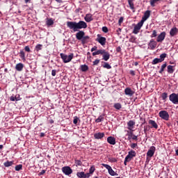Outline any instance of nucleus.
I'll list each match as a JSON object with an SVG mask.
<instances>
[{
  "mask_svg": "<svg viewBox=\"0 0 178 178\" xmlns=\"http://www.w3.org/2000/svg\"><path fill=\"white\" fill-rule=\"evenodd\" d=\"M67 26L70 30H73V31H79V30H81V29H87V23L84 21H79V22H67Z\"/></svg>",
  "mask_w": 178,
  "mask_h": 178,
  "instance_id": "obj_1",
  "label": "nucleus"
},
{
  "mask_svg": "<svg viewBox=\"0 0 178 178\" xmlns=\"http://www.w3.org/2000/svg\"><path fill=\"white\" fill-rule=\"evenodd\" d=\"M60 56L63 60V61L64 62V63H69V62H71L72 59H73L74 54H71L69 56H67L63 53H61L60 54Z\"/></svg>",
  "mask_w": 178,
  "mask_h": 178,
  "instance_id": "obj_2",
  "label": "nucleus"
},
{
  "mask_svg": "<svg viewBox=\"0 0 178 178\" xmlns=\"http://www.w3.org/2000/svg\"><path fill=\"white\" fill-rule=\"evenodd\" d=\"M169 99H170V102H172L175 105H177L178 104V94L172 93L169 96Z\"/></svg>",
  "mask_w": 178,
  "mask_h": 178,
  "instance_id": "obj_3",
  "label": "nucleus"
},
{
  "mask_svg": "<svg viewBox=\"0 0 178 178\" xmlns=\"http://www.w3.org/2000/svg\"><path fill=\"white\" fill-rule=\"evenodd\" d=\"M159 116L163 120H169V113L166 111H161L159 113Z\"/></svg>",
  "mask_w": 178,
  "mask_h": 178,
  "instance_id": "obj_4",
  "label": "nucleus"
},
{
  "mask_svg": "<svg viewBox=\"0 0 178 178\" xmlns=\"http://www.w3.org/2000/svg\"><path fill=\"white\" fill-rule=\"evenodd\" d=\"M143 24H144V22H143V21L138 22L135 26H134V31H133V33L134 34H138V33H140V30H141V27H143Z\"/></svg>",
  "mask_w": 178,
  "mask_h": 178,
  "instance_id": "obj_5",
  "label": "nucleus"
},
{
  "mask_svg": "<svg viewBox=\"0 0 178 178\" xmlns=\"http://www.w3.org/2000/svg\"><path fill=\"white\" fill-rule=\"evenodd\" d=\"M62 172L66 176H70V175H72L73 173V170H72L71 168L69 166H65L62 168Z\"/></svg>",
  "mask_w": 178,
  "mask_h": 178,
  "instance_id": "obj_6",
  "label": "nucleus"
},
{
  "mask_svg": "<svg viewBox=\"0 0 178 178\" xmlns=\"http://www.w3.org/2000/svg\"><path fill=\"white\" fill-rule=\"evenodd\" d=\"M102 166H104V168H106V169H107L109 175H111V176H115L116 175V172H115V171L112 169V167H111V165H108V164H102Z\"/></svg>",
  "mask_w": 178,
  "mask_h": 178,
  "instance_id": "obj_7",
  "label": "nucleus"
},
{
  "mask_svg": "<svg viewBox=\"0 0 178 178\" xmlns=\"http://www.w3.org/2000/svg\"><path fill=\"white\" fill-rule=\"evenodd\" d=\"M102 53H100V55H103V60L106 62L107 60H109V58H111V54H109V52L106 51L105 49H102Z\"/></svg>",
  "mask_w": 178,
  "mask_h": 178,
  "instance_id": "obj_8",
  "label": "nucleus"
},
{
  "mask_svg": "<svg viewBox=\"0 0 178 178\" xmlns=\"http://www.w3.org/2000/svg\"><path fill=\"white\" fill-rule=\"evenodd\" d=\"M96 40L101 45H105V44H106V38L101 36V35H99V34L97 35V38Z\"/></svg>",
  "mask_w": 178,
  "mask_h": 178,
  "instance_id": "obj_9",
  "label": "nucleus"
},
{
  "mask_svg": "<svg viewBox=\"0 0 178 178\" xmlns=\"http://www.w3.org/2000/svg\"><path fill=\"white\" fill-rule=\"evenodd\" d=\"M156 149V148L154 146H151L147 152V156L152 158V156H154V154H155Z\"/></svg>",
  "mask_w": 178,
  "mask_h": 178,
  "instance_id": "obj_10",
  "label": "nucleus"
},
{
  "mask_svg": "<svg viewBox=\"0 0 178 178\" xmlns=\"http://www.w3.org/2000/svg\"><path fill=\"white\" fill-rule=\"evenodd\" d=\"M134 156H136V152L134 150H131L129 152L128 155L125 157L126 161H130L131 159H133V158H134Z\"/></svg>",
  "mask_w": 178,
  "mask_h": 178,
  "instance_id": "obj_11",
  "label": "nucleus"
},
{
  "mask_svg": "<svg viewBox=\"0 0 178 178\" xmlns=\"http://www.w3.org/2000/svg\"><path fill=\"white\" fill-rule=\"evenodd\" d=\"M166 37V32H161L157 37L156 41L157 42H162L165 38Z\"/></svg>",
  "mask_w": 178,
  "mask_h": 178,
  "instance_id": "obj_12",
  "label": "nucleus"
},
{
  "mask_svg": "<svg viewBox=\"0 0 178 178\" xmlns=\"http://www.w3.org/2000/svg\"><path fill=\"white\" fill-rule=\"evenodd\" d=\"M84 35H86V33L83 31H79L78 33L76 34V38L79 40H82L83 38H84Z\"/></svg>",
  "mask_w": 178,
  "mask_h": 178,
  "instance_id": "obj_13",
  "label": "nucleus"
},
{
  "mask_svg": "<svg viewBox=\"0 0 178 178\" xmlns=\"http://www.w3.org/2000/svg\"><path fill=\"white\" fill-rule=\"evenodd\" d=\"M124 94L125 95H128V97H133L134 95V91L130 88H127L124 89Z\"/></svg>",
  "mask_w": 178,
  "mask_h": 178,
  "instance_id": "obj_14",
  "label": "nucleus"
},
{
  "mask_svg": "<svg viewBox=\"0 0 178 178\" xmlns=\"http://www.w3.org/2000/svg\"><path fill=\"white\" fill-rule=\"evenodd\" d=\"M107 143H108V144H111V145H115V144H116V138L113 136H108L107 138Z\"/></svg>",
  "mask_w": 178,
  "mask_h": 178,
  "instance_id": "obj_15",
  "label": "nucleus"
},
{
  "mask_svg": "<svg viewBox=\"0 0 178 178\" xmlns=\"http://www.w3.org/2000/svg\"><path fill=\"white\" fill-rule=\"evenodd\" d=\"M135 124H136V122H134L133 120H129L127 122L128 129L130 131H133V129H134Z\"/></svg>",
  "mask_w": 178,
  "mask_h": 178,
  "instance_id": "obj_16",
  "label": "nucleus"
},
{
  "mask_svg": "<svg viewBox=\"0 0 178 178\" xmlns=\"http://www.w3.org/2000/svg\"><path fill=\"white\" fill-rule=\"evenodd\" d=\"M150 15H151V12L149 10H147L145 13L140 22H143V23H144L145 22V20H147V19H148V17H149Z\"/></svg>",
  "mask_w": 178,
  "mask_h": 178,
  "instance_id": "obj_17",
  "label": "nucleus"
},
{
  "mask_svg": "<svg viewBox=\"0 0 178 178\" xmlns=\"http://www.w3.org/2000/svg\"><path fill=\"white\" fill-rule=\"evenodd\" d=\"M84 19L87 23H90V22H92L94 20V18H92V15L86 14L84 17Z\"/></svg>",
  "mask_w": 178,
  "mask_h": 178,
  "instance_id": "obj_18",
  "label": "nucleus"
},
{
  "mask_svg": "<svg viewBox=\"0 0 178 178\" xmlns=\"http://www.w3.org/2000/svg\"><path fill=\"white\" fill-rule=\"evenodd\" d=\"M178 33V29L176 27H173L172 29H171V30L170 31V37H175V35H177Z\"/></svg>",
  "mask_w": 178,
  "mask_h": 178,
  "instance_id": "obj_19",
  "label": "nucleus"
},
{
  "mask_svg": "<svg viewBox=\"0 0 178 178\" xmlns=\"http://www.w3.org/2000/svg\"><path fill=\"white\" fill-rule=\"evenodd\" d=\"M105 136V134L104 133H97L94 134V137L95 138H96L97 140H99L101 138H104V137Z\"/></svg>",
  "mask_w": 178,
  "mask_h": 178,
  "instance_id": "obj_20",
  "label": "nucleus"
},
{
  "mask_svg": "<svg viewBox=\"0 0 178 178\" xmlns=\"http://www.w3.org/2000/svg\"><path fill=\"white\" fill-rule=\"evenodd\" d=\"M81 41V44H83V45H84V44H88V42H90V36L86 35V36H83V38H82Z\"/></svg>",
  "mask_w": 178,
  "mask_h": 178,
  "instance_id": "obj_21",
  "label": "nucleus"
},
{
  "mask_svg": "<svg viewBox=\"0 0 178 178\" xmlns=\"http://www.w3.org/2000/svg\"><path fill=\"white\" fill-rule=\"evenodd\" d=\"M149 45L151 49H154L155 48H156V42H155V40L152 39L149 42Z\"/></svg>",
  "mask_w": 178,
  "mask_h": 178,
  "instance_id": "obj_22",
  "label": "nucleus"
},
{
  "mask_svg": "<svg viewBox=\"0 0 178 178\" xmlns=\"http://www.w3.org/2000/svg\"><path fill=\"white\" fill-rule=\"evenodd\" d=\"M23 67H24V65H23V63H22L17 64L15 66V69L16 70H17V72H22L23 70Z\"/></svg>",
  "mask_w": 178,
  "mask_h": 178,
  "instance_id": "obj_23",
  "label": "nucleus"
},
{
  "mask_svg": "<svg viewBox=\"0 0 178 178\" xmlns=\"http://www.w3.org/2000/svg\"><path fill=\"white\" fill-rule=\"evenodd\" d=\"M149 124H151L152 127L154 129H158V124L153 120H149Z\"/></svg>",
  "mask_w": 178,
  "mask_h": 178,
  "instance_id": "obj_24",
  "label": "nucleus"
},
{
  "mask_svg": "<svg viewBox=\"0 0 178 178\" xmlns=\"http://www.w3.org/2000/svg\"><path fill=\"white\" fill-rule=\"evenodd\" d=\"M104 116H105V115H104V114L99 115L98 117V118H97L95 120V122L96 123H101V122H104Z\"/></svg>",
  "mask_w": 178,
  "mask_h": 178,
  "instance_id": "obj_25",
  "label": "nucleus"
},
{
  "mask_svg": "<svg viewBox=\"0 0 178 178\" xmlns=\"http://www.w3.org/2000/svg\"><path fill=\"white\" fill-rule=\"evenodd\" d=\"M19 56L22 58V60H26V54H24V51L23 50H21L19 51Z\"/></svg>",
  "mask_w": 178,
  "mask_h": 178,
  "instance_id": "obj_26",
  "label": "nucleus"
},
{
  "mask_svg": "<svg viewBox=\"0 0 178 178\" xmlns=\"http://www.w3.org/2000/svg\"><path fill=\"white\" fill-rule=\"evenodd\" d=\"M133 130L132 131H127V136H128V140H131L133 137Z\"/></svg>",
  "mask_w": 178,
  "mask_h": 178,
  "instance_id": "obj_27",
  "label": "nucleus"
},
{
  "mask_svg": "<svg viewBox=\"0 0 178 178\" xmlns=\"http://www.w3.org/2000/svg\"><path fill=\"white\" fill-rule=\"evenodd\" d=\"M161 63H162V61L160 60V58H156L152 60V65H156Z\"/></svg>",
  "mask_w": 178,
  "mask_h": 178,
  "instance_id": "obj_28",
  "label": "nucleus"
},
{
  "mask_svg": "<svg viewBox=\"0 0 178 178\" xmlns=\"http://www.w3.org/2000/svg\"><path fill=\"white\" fill-rule=\"evenodd\" d=\"M114 108L115 109H117L118 111L122 109V104L120 103H115L114 104Z\"/></svg>",
  "mask_w": 178,
  "mask_h": 178,
  "instance_id": "obj_29",
  "label": "nucleus"
},
{
  "mask_svg": "<svg viewBox=\"0 0 178 178\" xmlns=\"http://www.w3.org/2000/svg\"><path fill=\"white\" fill-rule=\"evenodd\" d=\"M77 177L79 178H85V172H79L76 173Z\"/></svg>",
  "mask_w": 178,
  "mask_h": 178,
  "instance_id": "obj_30",
  "label": "nucleus"
},
{
  "mask_svg": "<svg viewBox=\"0 0 178 178\" xmlns=\"http://www.w3.org/2000/svg\"><path fill=\"white\" fill-rule=\"evenodd\" d=\"M175 72V69H173V65H168V73H173Z\"/></svg>",
  "mask_w": 178,
  "mask_h": 178,
  "instance_id": "obj_31",
  "label": "nucleus"
},
{
  "mask_svg": "<svg viewBox=\"0 0 178 178\" xmlns=\"http://www.w3.org/2000/svg\"><path fill=\"white\" fill-rule=\"evenodd\" d=\"M81 70L82 72H87L88 70V66L87 65H81Z\"/></svg>",
  "mask_w": 178,
  "mask_h": 178,
  "instance_id": "obj_32",
  "label": "nucleus"
},
{
  "mask_svg": "<svg viewBox=\"0 0 178 178\" xmlns=\"http://www.w3.org/2000/svg\"><path fill=\"white\" fill-rule=\"evenodd\" d=\"M95 172V166L92 165L89 169V173L90 175H92Z\"/></svg>",
  "mask_w": 178,
  "mask_h": 178,
  "instance_id": "obj_33",
  "label": "nucleus"
},
{
  "mask_svg": "<svg viewBox=\"0 0 178 178\" xmlns=\"http://www.w3.org/2000/svg\"><path fill=\"white\" fill-rule=\"evenodd\" d=\"M13 165V161H6L4 163V166H6V168H9V166H12Z\"/></svg>",
  "mask_w": 178,
  "mask_h": 178,
  "instance_id": "obj_34",
  "label": "nucleus"
},
{
  "mask_svg": "<svg viewBox=\"0 0 178 178\" xmlns=\"http://www.w3.org/2000/svg\"><path fill=\"white\" fill-rule=\"evenodd\" d=\"M167 65L166 63L163 64L161 65V70H159V73H160L161 74H162V73H163V70H165V68L166 67Z\"/></svg>",
  "mask_w": 178,
  "mask_h": 178,
  "instance_id": "obj_35",
  "label": "nucleus"
},
{
  "mask_svg": "<svg viewBox=\"0 0 178 178\" xmlns=\"http://www.w3.org/2000/svg\"><path fill=\"white\" fill-rule=\"evenodd\" d=\"M102 54V49H99L92 54V56H95V55H101Z\"/></svg>",
  "mask_w": 178,
  "mask_h": 178,
  "instance_id": "obj_36",
  "label": "nucleus"
},
{
  "mask_svg": "<svg viewBox=\"0 0 178 178\" xmlns=\"http://www.w3.org/2000/svg\"><path fill=\"white\" fill-rule=\"evenodd\" d=\"M159 1H161V0H151L150 1L151 6H152L154 8V6H155V4L158 3V2H159Z\"/></svg>",
  "mask_w": 178,
  "mask_h": 178,
  "instance_id": "obj_37",
  "label": "nucleus"
},
{
  "mask_svg": "<svg viewBox=\"0 0 178 178\" xmlns=\"http://www.w3.org/2000/svg\"><path fill=\"white\" fill-rule=\"evenodd\" d=\"M166 55L167 54L165 53L162 54L160 55V58L159 59L161 62H163L165 60V58H166Z\"/></svg>",
  "mask_w": 178,
  "mask_h": 178,
  "instance_id": "obj_38",
  "label": "nucleus"
},
{
  "mask_svg": "<svg viewBox=\"0 0 178 178\" xmlns=\"http://www.w3.org/2000/svg\"><path fill=\"white\" fill-rule=\"evenodd\" d=\"M47 24L48 25V26H52V24H54V20L52 19H47Z\"/></svg>",
  "mask_w": 178,
  "mask_h": 178,
  "instance_id": "obj_39",
  "label": "nucleus"
},
{
  "mask_svg": "<svg viewBox=\"0 0 178 178\" xmlns=\"http://www.w3.org/2000/svg\"><path fill=\"white\" fill-rule=\"evenodd\" d=\"M161 98L163 101H166V98H168V93L163 92L161 94Z\"/></svg>",
  "mask_w": 178,
  "mask_h": 178,
  "instance_id": "obj_40",
  "label": "nucleus"
},
{
  "mask_svg": "<svg viewBox=\"0 0 178 178\" xmlns=\"http://www.w3.org/2000/svg\"><path fill=\"white\" fill-rule=\"evenodd\" d=\"M103 67L105 69H112V67L111 66V65H109V63H104V65H103Z\"/></svg>",
  "mask_w": 178,
  "mask_h": 178,
  "instance_id": "obj_41",
  "label": "nucleus"
},
{
  "mask_svg": "<svg viewBox=\"0 0 178 178\" xmlns=\"http://www.w3.org/2000/svg\"><path fill=\"white\" fill-rule=\"evenodd\" d=\"M42 49V44H38L35 46V50L38 52V51H41Z\"/></svg>",
  "mask_w": 178,
  "mask_h": 178,
  "instance_id": "obj_42",
  "label": "nucleus"
},
{
  "mask_svg": "<svg viewBox=\"0 0 178 178\" xmlns=\"http://www.w3.org/2000/svg\"><path fill=\"white\" fill-rule=\"evenodd\" d=\"M22 168H23V165H22V164L17 165L15 166V170H17V172H19V170H22Z\"/></svg>",
  "mask_w": 178,
  "mask_h": 178,
  "instance_id": "obj_43",
  "label": "nucleus"
},
{
  "mask_svg": "<svg viewBox=\"0 0 178 178\" xmlns=\"http://www.w3.org/2000/svg\"><path fill=\"white\" fill-rule=\"evenodd\" d=\"M157 35H158V34L156 33V31L154 30L152 31V34L151 35V38H154L156 37Z\"/></svg>",
  "mask_w": 178,
  "mask_h": 178,
  "instance_id": "obj_44",
  "label": "nucleus"
},
{
  "mask_svg": "<svg viewBox=\"0 0 178 178\" xmlns=\"http://www.w3.org/2000/svg\"><path fill=\"white\" fill-rule=\"evenodd\" d=\"M103 33H108L109 31V30L108 29V27L106 26H103L102 29Z\"/></svg>",
  "mask_w": 178,
  "mask_h": 178,
  "instance_id": "obj_45",
  "label": "nucleus"
},
{
  "mask_svg": "<svg viewBox=\"0 0 178 178\" xmlns=\"http://www.w3.org/2000/svg\"><path fill=\"white\" fill-rule=\"evenodd\" d=\"M75 164L76 165V166H81V161L76 160L75 161Z\"/></svg>",
  "mask_w": 178,
  "mask_h": 178,
  "instance_id": "obj_46",
  "label": "nucleus"
},
{
  "mask_svg": "<svg viewBox=\"0 0 178 178\" xmlns=\"http://www.w3.org/2000/svg\"><path fill=\"white\" fill-rule=\"evenodd\" d=\"M78 122H79V118L74 117V120H73L74 124H77Z\"/></svg>",
  "mask_w": 178,
  "mask_h": 178,
  "instance_id": "obj_47",
  "label": "nucleus"
},
{
  "mask_svg": "<svg viewBox=\"0 0 178 178\" xmlns=\"http://www.w3.org/2000/svg\"><path fill=\"white\" fill-rule=\"evenodd\" d=\"M98 63H99V59H96L95 61H93L94 66L98 65Z\"/></svg>",
  "mask_w": 178,
  "mask_h": 178,
  "instance_id": "obj_48",
  "label": "nucleus"
},
{
  "mask_svg": "<svg viewBox=\"0 0 178 178\" xmlns=\"http://www.w3.org/2000/svg\"><path fill=\"white\" fill-rule=\"evenodd\" d=\"M10 101H19V99H17L16 97L11 96L10 98Z\"/></svg>",
  "mask_w": 178,
  "mask_h": 178,
  "instance_id": "obj_49",
  "label": "nucleus"
},
{
  "mask_svg": "<svg viewBox=\"0 0 178 178\" xmlns=\"http://www.w3.org/2000/svg\"><path fill=\"white\" fill-rule=\"evenodd\" d=\"M51 76H56V70H52L51 71Z\"/></svg>",
  "mask_w": 178,
  "mask_h": 178,
  "instance_id": "obj_50",
  "label": "nucleus"
},
{
  "mask_svg": "<svg viewBox=\"0 0 178 178\" xmlns=\"http://www.w3.org/2000/svg\"><path fill=\"white\" fill-rule=\"evenodd\" d=\"M91 177V174H90V172L88 173H85V178H90Z\"/></svg>",
  "mask_w": 178,
  "mask_h": 178,
  "instance_id": "obj_51",
  "label": "nucleus"
},
{
  "mask_svg": "<svg viewBox=\"0 0 178 178\" xmlns=\"http://www.w3.org/2000/svg\"><path fill=\"white\" fill-rule=\"evenodd\" d=\"M24 49H25V51H26V52H30V47H29V46H26L25 47H24Z\"/></svg>",
  "mask_w": 178,
  "mask_h": 178,
  "instance_id": "obj_52",
  "label": "nucleus"
},
{
  "mask_svg": "<svg viewBox=\"0 0 178 178\" xmlns=\"http://www.w3.org/2000/svg\"><path fill=\"white\" fill-rule=\"evenodd\" d=\"M129 7L131 9H134V3H129Z\"/></svg>",
  "mask_w": 178,
  "mask_h": 178,
  "instance_id": "obj_53",
  "label": "nucleus"
},
{
  "mask_svg": "<svg viewBox=\"0 0 178 178\" xmlns=\"http://www.w3.org/2000/svg\"><path fill=\"white\" fill-rule=\"evenodd\" d=\"M136 147H137V143H132L131 145V148L134 149V148H136Z\"/></svg>",
  "mask_w": 178,
  "mask_h": 178,
  "instance_id": "obj_54",
  "label": "nucleus"
},
{
  "mask_svg": "<svg viewBox=\"0 0 178 178\" xmlns=\"http://www.w3.org/2000/svg\"><path fill=\"white\" fill-rule=\"evenodd\" d=\"M97 46H95V47H93L91 49V52H94V51H97Z\"/></svg>",
  "mask_w": 178,
  "mask_h": 178,
  "instance_id": "obj_55",
  "label": "nucleus"
},
{
  "mask_svg": "<svg viewBox=\"0 0 178 178\" xmlns=\"http://www.w3.org/2000/svg\"><path fill=\"white\" fill-rule=\"evenodd\" d=\"M132 138V140H138L137 136H136V135H134V134L132 136V138Z\"/></svg>",
  "mask_w": 178,
  "mask_h": 178,
  "instance_id": "obj_56",
  "label": "nucleus"
},
{
  "mask_svg": "<svg viewBox=\"0 0 178 178\" xmlns=\"http://www.w3.org/2000/svg\"><path fill=\"white\" fill-rule=\"evenodd\" d=\"M118 23L120 24V23H123V17H120L119 19Z\"/></svg>",
  "mask_w": 178,
  "mask_h": 178,
  "instance_id": "obj_57",
  "label": "nucleus"
},
{
  "mask_svg": "<svg viewBox=\"0 0 178 178\" xmlns=\"http://www.w3.org/2000/svg\"><path fill=\"white\" fill-rule=\"evenodd\" d=\"M45 173V170H42L40 173L39 175L41 176L42 175H44Z\"/></svg>",
  "mask_w": 178,
  "mask_h": 178,
  "instance_id": "obj_58",
  "label": "nucleus"
},
{
  "mask_svg": "<svg viewBox=\"0 0 178 178\" xmlns=\"http://www.w3.org/2000/svg\"><path fill=\"white\" fill-rule=\"evenodd\" d=\"M127 162H130V161H126V157H125V159H124V165H127Z\"/></svg>",
  "mask_w": 178,
  "mask_h": 178,
  "instance_id": "obj_59",
  "label": "nucleus"
},
{
  "mask_svg": "<svg viewBox=\"0 0 178 178\" xmlns=\"http://www.w3.org/2000/svg\"><path fill=\"white\" fill-rule=\"evenodd\" d=\"M130 74H131L132 76H134V74H136L134 70H131V71H130Z\"/></svg>",
  "mask_w": 178,
  "mask_h": 178,
  "instance_id": "obj_60",
  "label": "nucleus"
},
{
  "mask_svg": "<svg viewBox=\"0 0 178 178\" xmlns=\"http://www.w3.org/2000/svg\"><path fill=\"white\" fill-rule=\"evenodd\" d=\"M56 2H58V3H62V0H55Z\"/></svg>",
  "mask_w": 178,
  "mask_h": 178,
  "instance_id": "obj_61",
  "label": "nucleus"
},
{
  "mask_svg": "<svg viewBox=\"0 0 178 178\" xmlns=\"http://www.w3.org/2000/svg\"><path fill=\"white\" fill-rule=\"evenodd\" d=\"M134 0H128V3H133Z\"/></svg>",
  "mask_w": 178,
  "mask_h": 178,
  "instance_id": "obj_62",
  "label": "nucleus"
},
{
  "mask_svg": "<svg viewBox=\"0 0 178 178\" xmlns=\"http://www.w3.org/2000/svg\"><path fill=\"white\" fill-rule=\"evenodd\" d=\"M44 136H45V134H44V133H41V134H40V137H44Z\"/></svg>",
  "mask_w": 178,
  "mask_h": 178,
  "instance_id": "obj_63",
  "label": "nucleus"
},
{
  "mask_svg": "<svg viewBox=\"0 0 178 178\" xmlns=\"http://www.w3.org/2000/svg\"><path fill=\"white\" fill-rule=\"evenodd\" d=\"M176 155L178 156V149L176 150Z\"/></svg>",
  "mask_w": 178,
  "mask_h": 178,
  "instance_id": "obj_64",
  "label": "nucleus"
}]
</instances>
